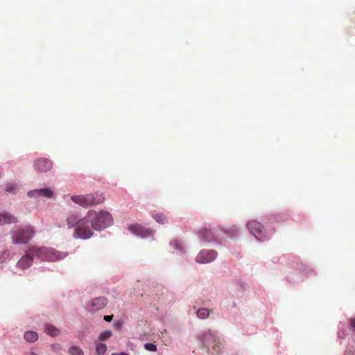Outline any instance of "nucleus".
<instances>
[{
    "label": "nucleus",
    "mask_w": 355,
    "mask_h": 355,
    "mask_svg": "<svg viewBox=\"0 0 355 355\" xmlns=\"http://www.w3.org/2000/svg\"><path fill=\"white\" fill-rule=\"evenodd\" d=\"M10 252L8 251H5L3 253V256H6L7 254H8Z\"/></svg>",
    "instance_id": "obj_29"
},
{
    "label": "nucleus",
    "mask_w": 355,
    "mask_h": 355,
    "mask_svg": "<svg viewBox=\"0 0 355 355\" xmlns=\"http://www.w3.org/2000/svg\"><path fill=\"white\" fill-rule=\"evenodd\" d=\"M87 218L90 220V225L94 230H101L111 225L113 223L112 216L107 211H96L91 209L87 211Z\"/></svg>",
    "instance_id": "obj_2"
},
{
    "label": "nucleus",
    "mask_w": 355,
    "mask_h": 355,
    "mask_svg": "<svg viewBox=\"0 0 355 355\" xmlns=\"http://www.w3.org/2000/svg\"><path fill=\"white\" fill-rule=\"evenodd\" d=\"M217 257V252L215 250H201L196 257V261L200 263H209L214 261Z\"/></svg>",
    "instance_id": "obj_9"
},
{
    "label": "nucleus",
    "mask_w": 355,
    "mask_h": 355,
    "mask_svg": "<svg viewBox=\"0 0 355 355\" xmlns=\"http://www.w3.org/2000/svg\"><path fill=\"white\" fill-rule=\"evenodd\" d=\"M24 339L30 343L36 341L38 339V335L36 332L33 331H28L24 334Z\"/></svg>",
    "instance_id": "obj_18"
},
{
    "label": "nucleus",
    "mask_w": 355,
    "mask_h": 355,
    "mask_svg": "<svg viewBox=\"0 0 355 355\" xmlns=\"http://www.w3.org/2000/svg\"><path fill=\"white\" fill-rule=\"evenodd\" d=\"M113 318V315H105L104 316V320L106 321V322H110L112 321Z\"/></svg>",
    "instance_id": "obj_27"
},
{
    "label": "nucleus",
    "mask_w": 355,
    "mask_h": 355,
    "mask_svg": "<svg viewBox=\"0 0 355 355\" xmlns=\"http://www.w3.org/2000/svg\"><path fill=\"white\" fill-rule=\"evenodd\" d=\"M349 329L352 332L355 333V318L349 319Z\"/></svg>",
    "instance_id": "obj_25"
},
{
    "label": "nucleus",
    "mask_w": 355,
    "mask_h": 355,
    "mask_svg": "<svg viewBox=\"0 0 355 355\" xmlns=\"http://www.w3.org/2000/svg\"><path fill=\"white\" fill-rule=\"evenodd\" d=\"M69 354L70 355H84L83 351L79 347L73 346L69 348Z\"/></svg>",
    "instance_id": "obj_23"
},
{
    "label": "nucleus",
    "mask_w": 355,
    "mask_h": 355,
    "mask_svg": "<svg viewBox=\"0 0 355 355\" xmlns=\"http://www.w3.org/2000/svg\"><path fill=\"white\" fill-rule=\"evenodd\" d=\"M198 236L202 240L207 242L213 241L216 239L215 233L207 227L202 228L198 232Z\"/></svg>",
    "instance_id": "obj_14"
},
{
    "label": "nucleus",
    "mask_w": 355,
    "mask_h": 355,
    "mask_svg": "<svg viewBox=\"0 0 355 355\" xmlns=\"http://www.w3.org/2000/svg\"><path fill=\"white\" fill-rule=\"evenodd\" d=\"M28 196L30 198H37V197H40V196H44L46 198H51L53 197V193L51 189H47V188H44V189H34V190L30 191L28 193Z\"/></svg>",
    "instance_id": "obj_13"
},
{
    "label": "nucleus",
    "mask_w": 355,
    "mask_h": 355,
    "mask_svg": "<svg viewBox=\"0 0 355 355\" xmlns=\"http://www.w3.org/2000/svg\"><path fill=\"white\" fill-rule=\"evenodd\" d=\"M153 218L159 224H166L168 222L167 218L163 214H155L153 215Z\"/></svg>",
    "instance_id": "obj_19"
},
{
    "label": "nucleus",
    "mask_w": 355,
    "mask_h": 355,
    "mask_svg": "<svg viewBox=\"0 0 355 355\" xmlns=\"http://www.w3.org/2000/svg\"><path fill=\"white\" fill-rule=\"evenodd\" d=\"M31 252L43 261H55L64 258L67 254L54 248L46 247H31Z\"/></svg>",
    "instance_id": "obj_4"
},
{
    "label": "nucleus",
    "mask_w": 355,
    "mask_h": 355,
    "mask_svg": "<svg viewBox=\"0 0 355 355\" xmlns=\"http://www.w3.org/2000/svg\"><path fill=\"white\" fill-rule=\"evenodd\" d=\"M210 311L207 309H200L197 311V316L200 319H205L209 315Z\"/></svg>",
    "instance_id": "obj_20"
},
{
    "label": "nucleus",
    "mask_w": 355,
    "mask_h": 355,
    "mask_svg": "<svg viewBox=\"0 0 355 355\" xmlns=\"http://www.w3.org/2000/svg\"><path fill=\"white\" fill-rule=\"evenodd\" d=\"M44 331L45 332L51 336H57L60 334V331L58 329H57L55 327H54L52 324H46L44 327Z\"/></svg>",
    "instance_id": "obj_17"
},
{
    "label": "nucleus",
    "mask_w": 355,
    "mask_h": 355,
    "mask_svg": "<svg viewBox=\"0 0 355 355\" xmlns=\"http://www.w3.org/2000/svg\"><path fill=\"white\" fill-rule=\"evenodd\" d=\"M90 220L86 216L79 220L78 225L76 227L73 237L75 239H87L92 236L94 232L92 227L89 226Z\"/></svg>",
    "instance_id": "obj_6"
},
{
    "label": "nucleus",
    "mask_w": 355,
    "mask_h": 355,
    "mask_svg": "<svg viewBox=\"0 0 355 355\" xmlns=\"http://www.w3.org/2000/svg\"><path fill=\"white\" fill-rule=\"evenodd\" d=\"M14 190H15V187H12V186H7V187H6V191L7 192H10V193L13 192V191H14Z\"/></svg>",
    "instance_id": "obj_26"
},
{
    "label": "nucleus",
    "mask_w": 355,
    "mask_h": 355,
    "mask_svg": "<svg viewBox=\"0 0 355 355\" xmlns=\"http://www.w3.org/2000/svg\"><path fill=\"white\" fill-rule=\"evenodd\" d=\"M112 355H129L125 352L113 353Z\"/></svg>",
    "instance_id": "obj_28"
},
{
    "label": "nucleus",
    "mask_w": 355,
    "mask_h": 355,
    "mask_svg": "<svg viewBox=\"0 0 355 355\" xmlns=\"http://www.w3.org/2000/svg\"><path fill=\"white\" fill-rule=\"evenodd\" d=\"M202 347L205 348L208 353L218 354L222 351V345L217 336L210 330L205 331L200 338Z\"/></svg>",
    "instance_id": "obj_3"
},
{
    "label": "nucleus",
    "mask_w": 355,
    "mask_h": 355,
    "mask_svg": "<svg viewBox=\"0 0 355 355\" xmlns=\"http://www.w3.org/2000/svg\"><path fill=\"white\" fill-rule=\"evenodd\" d=\"M53 164L46 158H40L35 160L34 167L36 171L40 173L47 172L51 169Z\"/></svg>",
    "instance_id": "obj_11"
},
{
    "label": "nucleus",
    "mask_w": 355,
    "mask_h": 355,
    "mask_svg": "<svg viewBox=\"0 0 355 355\" xmlns=\"http://www.w3.org/2000/svg\"><path fill=\"white\" fill-rule=\"evenodd\" d=\"M144 348L150 352H156L157 351V346L153 343H146L144 345Z\"/></svg>",
    "instance_id": "obj_24"
},
{
    "label": "nucleus",
    "mask_w": 355,
    "mask_h": 355,
    "mask_svg": "<svg viewBox=\"0 0 355 355\" xmlns=\"http://www.w3.org/2000/svg\"><path fill=\"white\" fill-rule=\"evenodd\" d=\"M17 218L8 213L0 214V225L17 223Z\"/></svg>",
    "instance_id": "obj_15"
},
{
    "label": "nucleus",
    "mask_w": 355,
    "mask_h": 355,
    "mask_svg": "<svg viewBox=\"0 0 355 355\" xmlns=\"http://www.w3.org/2000/svg\"><path fill=\"white\" fill-rule=\"evenodd\" d=\"M10 235L13 244H28L35 236V230L31 225H17L12 229Z\"/></svg>",
    "instance_id": "obj_1"
},
{
    "label": "nucleus",
    "mask_w": 355,
    "mask_h": 355,
    "mask_svg": "<svg viewBox=\"0 0 355 355\" xmlns=\"http://www.w3.org/2000/svg\"><path fill=\"white\" fill-rule=\"evenodd\" d=\"M128 230L132 234L140 236L141 238H148L153 235V231L141 226L139 224H135L129 225Z\"/></svg>",
    "instance_id": "obj_8"
},
{
    "label": "nucleus",
    "mask_w": 355,
    "mask_h": 355,
    "mask_svg": "<svg viewBox=\"0 0 355 355\" xmlns=\"http://www.w3.org/2000/svg\"><path fill=\"white\" fill-rule=\"evenodd\" d=\"M79 218L78 216L75 213H71L68 215L67 217V223L68 225L69 228H71L73 227H76L78 225L79 223Z\"/></svg>",
    "instance_id": "obj_16"
},
{
    "label": "nucleus",
    "mask_w": 355,
    "mask_h": 355,
    "mask_svg": "<svg viewBox=\"0 0 355 355\" xmlns=\"http://www.w3.org/2000/svg\"><path fill=\"white\" fill-rule=\"evenodd\" d=\"M28 355H37V354H35V352H31L28 354Z\"/></svg>",
    "instance_id": "obj_30"
},
{
    "label": "nucleus",
    "mask_w": 355,
    "mask_h": 355,
    "mask_svg": "<svg viewBox=\"0 0 355 355\" xmlns=\"http://www.w3.org/2000/svg\"><path fill=\"white\" fill-rule=\"evenodd\" d=\"M107 350V346L104 343H98L96 346V352L98 355H104Z\"/></svg>",
    "instance_id": "obj_21"
},
{
    "label": "nucleus",
    "mask_w": 355,
    "mask_h": 355,
    "mask_svg": "<svg viewBox=\"0 0 355 355\" xmlns=\"http://www.w3.org/2000/svg\"><path fill=\"white\" fill-rule=\"evenodd\" d=\"M71 200L82 207H92L104 202L105 198L101 193L72 196Z\"/></svg>",
    "instance_id": "obj_5"
},
{
    "label": "nucleus",
    "mask_w": 355,
    "mask_h": 355,
    "mask_svg": "<svg viewBox=\"0 0 355 355\" xmlns=\"http://www.w3.org/2000/svg\"><path fill=\"white\" fill-rule=\"evenodd\" d=\"M35 256V254L31 252V248L28 250L27 253L23 256L19 261L17 263V267L25 270L29 268L33 262V257Z\"/></svg>",
    "instance_id": "obj_12"
},
{
    "label": "nucleus",
    "mask_w": 355,
    "mask_h": 355,
    "mask_svg": "<svg viewBox=\"0 0 355 355\" xmlns=\"http://www.w3.org/2000/svg\"><path fill=\"white\" fill-rule=\"evenodd\" d=\"M112 335V333L111 331L105 330L102 331L99 336H98V340L100 341H105L107 339H109Z\"/></svg>",
    "instance_id": "obj_22"
},
{
    "label": "nucleus",
    "mask_w": 355,
    "mask_h": 355,
    "mask_svg": "<svg viewBox=\"0 0 355 355\" xmlns=\"http://www.w3.org/2000/svg\"><path fill=\"white\" fill-rule=\"evenodd\" d=\"M247 227L252 234L259 241L266 239L263 225L257 220H250L247 224Z\"/></svg>",
    "instance_id": "obj_7"
},
{
    "label": "nucleus",
    "mask_w": 355,
    "mask_h": 355,
    "mask_svg": "<svg viewBox=\"0 0 355 355\" xmlns=\"http://www.w3.org/2000/svg\"><path fill=\"white\" fill-rule=\"evenodd\" d=\"M107 303V300L105 297H98L92 299L87 305V308L90 311H96L104 308Z\"/></svg>",
    "instance_id": "obj_10"
}]
</instances>
